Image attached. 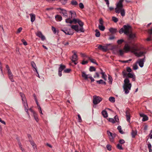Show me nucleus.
<instances>
[{
	"mask_svg": "<svg viewBox=\"0 0 152 152\" xmlns=\"http://www.w3.org/2000/svg\"><path fill=\"white\" fill-rule=\"evenodd\" d=\"M66 22L67 23L73 24H75L78 23L80 26L79 28L77 25H72L71 28L77 32L80 31V32H83L84 31V30L83 28L84 23L79 20H66Z\"/></svg>",
	"mask_w": 152,
	"mask_h": 152,
	"instance_id": "1",
	"label": "nucleus"
},
{
	"mask_svg": "<svg viewBox=\"0 0 152 152\" xmlns=\"http://www.w3.org/2000/svg\"><path fill=\"white\" fill-rule=\"evenodd\" d=\"M124 83L123 86L124 91L125 94L129 93V91L131 90L132 85L129 83V80L128 78L125 79L124 81Z\"/></svg>",
	"mask_w": 152,
	"mask_h": 152,
	"instance_id": "2",
	"label": "nucleus"
},
{
	"mask_svg": "<svg viewBox=\"0 0 152 152\" xmlns=\"http://www.w3.org/2000/svg\"><path fill=\"white\" fill-rule=\"evenodd\" d=\"M132 53H133L137 57H141L142 56H145V54L146 53L145 52L140 51V49L138 48L137 45L136 47H133L132 48Z\"/></svg>",
	"mask_w": 152,
	"mask_h": 152,
	"instance_id": "3",
	"label": "nucleus"
},
{
	"mask_svg": "<svg viewBox=\"0 0 152 152\" xmlns=\"http://www.w3.org/2000/svg\"><path fill=\"white\" fill-rule=\"evenodd\" d=\"M131 28V26L129 25H124L123 27L119 30V33L121 34L124 32L125 34L128 35L129 33Z\"/></svg>",
	"mask_w": 152,
	"mask_h": 152,
	"instance_id": "4",
	"label": "nucleus"
},
{
	"mask_svg": "<svg viewBox=\"0 0 152 152\" xmlns=\"http://www.w3.org/2000/svg\"><path fill=\"white\" fill-rule=\"evenodd\" d=\"M20 94L22 98V100L25 108V110L26 112L28 113V107L25 95L22 93H20Z\"/></svg>",
	"mask_w": 152,
	"mask_h": 152,
	"instance_id": "5",
	"label": "nucleus"
},
{
	"mask_svg": "<svg viewBox=\"0 0 152 152\" xmlns=\"http://www.w3.org/2000/svg\"><path fill=\"white\" fill-rule=\"evenodd\" d=\"M124 0H120L116 4L117 7L115 8V12L116 13H120V10L122 9L123 7L122 3Z\"/></svg>",
	"mask_w": 152,
	"mask_h": 152,
	"instance_id": "6",
	"label": "nucleus"
},
{
	"mask_svg": "<svg viewBox=\"0 0 152 152\" xmlns=\"http://www.w3.org/2000/svg\"><path fill=\"white\" fill-rule=\"evenodd\" d=\"M137 45H133L132 47H131L128 44H126L124 47L123 50L125 53H127L131 51L132 53V48L133 47H136Z\"/></svg>",
	"mask_w": 152,
	"mask_h": 152,
	"instance_id": "7",
	"label": "nucleus"
},
{
	"mask_svg": "<svg viewBox=\"0 0 152 152\" xmlns=\"http://www.w3.org/2000/svg\"><path fill=\"white\" fill-rule=\"evenodd\" d=\"M145 56L142 58H140L136 62V64H138L139 66L141 67H143L144 62L145 61Z\"/></svg>",
	"mask_w": 152,
	"mask_h": 152,
	"instance_id": "8",
	"label": "nucleus"
},
{
	"mask_svg": "<svg viewBox=\"0 0 152 152\" xmlns=\"http://www.w3.org/2000/svg\"><path fill=\"white\" fill-rule=\"evenodd\" d=\"M69 17L67 19H76L75 18L76 16V13L74 11H70L69 12Z\"/></svg>",
	"mask_w": 152,
	"mask_h": 152,
	"instance_id": "9",
	"label": "nucleus"
},
{
	"mask_svg": "<svg viewBox=\"0 0 152 152\" xmlns=\"http://www.w3.org/2000/svg\"><path fill=\"white\" fill-rule=\"evenodd\" d=\"M107 134L109 136V138L110 141L113 142L114 140V139L115 137L116 134H113L109 131H107Z\"/></svg>",
	"mask_w": 152,
	"mask_h": 152,
	"instance_id": "10",
	"label": "nucleus"
},
{
	"mask_svg": "<svg viewBox=\"0 0 152 152\" xmlns=\"http://www.w3.org/2000/svg\"><path fill=\"white\" fill-rule=\"evenodd\" d=\"M102 100L101 97L99 96H94L93 103L95 104L99 103Z\"/></svg>",
	"mask_w": 152,
	"mask_h": 152,
	"instance_id": "11",
	"label": "nucleus"
},
{
	"mask_svg": "<svg viewBox=\"0 0 152 152\" xmlns=\"http://www.w3.org/2000/svg\"><path fill=\"white\" fill-rule=\"evenodd\" d=\"M72 53H74V55L72 56L71 59L72 61L74 63V64L76 65L77 63L76 62V61L77 60V56L75 51H73Z\"/></svg>",
	"mask_w": 152,
	"mask_h": 152,
	"instance_id": "12",
	"label": "nucleus"
},
{
	"mask_svg": "<svg viewBox=\"0 0 152 152\" xmlns=\"http://www.w3.org/2000/svg\"><path fill=\"white\" fill-rule=\"evenodd\" d=\"M57 10L61 14H63L64 16L66 17V18L68 17V14L66 10L62 9L60 8H58Z\"/></svg>",
	"mask_w": 152,
	"mask_h": 152,
	"instance_id": "13",
	"label": "nucleus"
},
{
	"mask_svg": "<svg viewBox=\"0 0 152 152\" xmlns=\"http://www.w3.org/2000/svg\"><path fill=\"white\" fill-rule=\"evenodd\" d=\"M66 68L65 66L62 64L60 65V66L58 68V75L61 77L62 75L61 72Z\"/></svg>",
	"mask_w": 152,
	"mask_h": 152,
	"instance_id": "14",
	"label": "nucleus"
},
{
	"mask_svg": "<svg viewBox=\"0 0 152 152\" xmlns=\"http://www.w3.org/2000/svg\"><path fill=\"white\" fill-rule=\"evenodd\" d=\"M37 36L41 38V39L43 41L45 39V37L42 34V32L40 31H38L36 33Z\"/></svg>",
	"mask_w": 152,
	"mask_h": 152,
	"instance_id": "15",
	"label": "nucleus"
},
{
	"mask_svg": "<svg viewBox=\"0 0 152 152\" xmlns=\"http://www.w3.org/2000/svg\"><path fill=\"white\" fill-rule=\"evenodd\" d=\"M126 117L127 121L130 122V110H127L126 112Z\"/></svg>",
	"mask_w": 152,
	"mask_h": 152,
	"instance_id": "16",
	"label": "nucleus"
},
{
	"mask_svg": "<svg viewBox=\"0 0 152 152\" xmlns=\"http://www.w3.org/2000/svg\"><path fill=\"white\" fill-rule=\"evenodd\" d=\"M61 31L64 32L66 34L72 35L74 34V32L73 31H71L70 29H69V30H64L61 29Z\"/></svg>",
	"mask_w": 152,
	"mask_h": 152,
	"instance_id": "17",
	"label": "nucleus"
},
{
	"mask_svg": "<svg viewBox=\"0 0 152 152\" xmlns=\"http://www.w3.org/2000/svg\"><path fill=\"white\" fill-rule=\"evenodd\" d=\"M140 117L143 118L142 121H147L148 120V117L147 116L144 114L141 113L140 114Z\"/></svg>",
	"mask_w": 152,
	"mask_h": 152,
	"instance_id": "18",
	"label": "nucleus"
},
{
	"mask_svg": "<svg viewBox=\"0 0 152 152\" xmlns=\"http://www.w3.org/2000/svg\"><path fill=\"white\" fill-rule=\"evenodd\" d=\"M98 48L99 50H102L104 52H106L107 50V48L106 47L101 45H98Z\"/></svg>",
	"mask_w": 152,
	"mask_h": 152,
	"instance_id": "19",
	"label": "nucleus"
},
{
	"mask_svg": "<svg viewBox=\"0 0 152 152\" xmlns=\"http://www.w3.org/2000/svg\"><path fill=\"white\" fill-rule=\"evenodd\" d=\"M89 75H87L84 72H82V77L85 80H87L88 78V77H89Z\"/></svg>",
	"mask_w": 152,
	"mask_h": 152,
	"instance_id": "20",
	"label": "nucleus"
},
{
	"mask_svg": "<svg viewBox=\"0 0 152 152\" xmlns=\"http://www.w3.org/2000/svg\"><path fill=\"white\" fill-rule=\"evenodd\" d=\"M109 30L110 32L112 34H114L117 31V29L116 28H110Z\"/></svg>",
	"mask_w": 152,
	"mask_h": 152,
	"instance_id": "21",
	"label": "nucleus"
},
{
	"mask_svg": "<svg viewBox=\"0 0 152 152\" xmlns=\"http://www.w3.org/2000/svg\"><path fill=\"white\" fill-rule=\"evenodd\" d=\"M129 37L131 39H133L136 37V34L132 33H131L129 35Z\"/></svg>",
	"mask_w": 152,
	"mask_h": 152,
	"instance_id": "22",
	"label": "nucleus"
},
{
	"mask_svg": "<svg viewBox=\"0 0 152 152\" xmlns=\"http://www.w3.org/2000/svg\"><path fill=\"white\" fill-rule=\"evenodd\" d=\"M31 66H32V67L33 68H34L35 70V71H36V72L37 73H38V72L37 71L36 66V65L34 63V62L33 61H31Z\"/></svg>",
	"mask_w": 152,
	"mask_h": 152,
	"instance_id": "23",
	"label": "nucleus"
},
{
	"mask_svg": "<svg viewBox=\"0 0 152 152\" xmlns=\"http://www.w3.org/2000/svg\"><path fill=\"white\" fill-rule=\"evenodd\" d=\"M102 114L104 118H106L108 117L107 112L106 110H103L102 112Z\"/></svg>",
	"mask_w": 152,
	"mask_h": 152,
	"instance_id": "24",
	"label": "nucleus"
},
{
	"mask_svg": "<svg viewBox=\"0 0 152 152\" xmlns=\"http://www.w3.org/2000/svg\"><path fill=\"white\" fill-rule=\"evenodd\" d=\"M9 78L12 82H14V80L13 79V75L12 73L8 74Z\"/></svg>",
	"mask_w": 152,
	"mask_h": 152,
	"instance_id": "25",
	"label": "nucleus"
},
{
	"mask_svg": "<svg viewBox=\"0 0 152 152\" xmlns=\"http://www.w3.org/2000/svg\"><path fill=\"white\" fill-rule=\"evenodd\" d=\"M137 132L136 130L134 131L132 130V138H134L135 137V136L137 134Z\"/></svg>",
	"mask_w": 152,
	"mask_h": 152,
	"instance_id": "26",
	"label": "nucleus"
},
{
	"mask_svg": "<svg viewBox=\"0 0 152 152\" xmlns=\"http://www.w3.org/2000/svg\"><path fill=\"white\" fill-rule=\"evenodd\" d=\"M33 115L35 120L37 122H38L39 121V119L37 114L35 112H33Z\"/></svg>",
	"mask_w": 152,
	"mask_h": 152,
	"instance_id": "27",
	"label": "nucleus"
},
{
	"mask_svg": "<svg viewBox=\"0 0 152 152\" xmlns=\"http://www.w3.org/2000/svg\"><path fill=\"white\" fill-rule=\"evenodd\" d=\"M96 83L99 84H104L105 85L106 84V83L103 81L102 80H99L96 81Z\"/></svg>",
	"mask_w": 152,
	"mask_h": 152,
	"instance_id": "28",
	"label": "nucleus"
},
{
	"mask_svg": "<svg viewBox=\"0 0 152 152\" xmlns=\"http://www.w3.org/2000/svg\"><path fill=\"white\" fill-rule=\"evenodd\" d=\"M98 27L99 29L102 31H104L105 29V27L103 25H99Z\"/></svg>",
	"mask_w": 152,
	"mask_h": 152,
	"instance_id": "29",
	"label": "nucleus"
},
{
	"mask_svg": "<svg viewBox=\"0 0 152 152\" xmlns=\"http://www.w3.org/2000/svg\"><path fill=\"white\" fill-rule=\"evenodd\" d=\"M96 32L95 36L96 37H98L100 36V33L98 30L96 29L95 31Z\"/></svg>",
	"mask_w": 152,
	"mask_h": 152,
	"instance_id": "30",
	"label": "nucleus"
},
{
	"mask_svg": "<svg viewBox=\"0 0 152 152\" xmlns=\"http://www.w3.org/2000/svg\"><path fill=\"white\" fill-rule=\"evenodd\" d=\"M120 12L122 16H124L125 15V12L124 9H122L120 10Z\"/></svg>",
	"mask_w": 152,
	"mask_h": 152,
	"instance_id": "31",
	"label": "nucleus"
},
{
	"mask_svg": "<svg viewBox=\"0 0 152 152\" xmlns=\"http://www.w3.org/2000/svg\"><path fill=\"white\" fill-rule=\"evenodd\" d=\"M118 129V130L119 132L121 134H124V132L121 130V126H119L117 128Z\"/></svg>",
	"mask_w": 152,
	"mask_h": 152,
	"instance_id": "32",
	"label": "nucleus"
},
{
	"mask_svg": "<svg viewBox=\"0 0 152 152\" xmlns=\"http://www.w3.org/2000/svg\"><path fill=\"white\" fill-rule=\"evenodd\" d=\"M89 59L90 60V61L91 62L93 63L94 64H96L97 65H98V64L96 62V61L94 59L92 58H89Z\"/></svg>",
	"mask_w": 152,
	"mask_h": 152,
	"instance_id": "33",
	"label": "nucleus"
},
{
	"mask_svg": "<svg viewBox=\"0 0 152 152\" xmlns=\"http://www.w3.org/2000/svg\"><path fill=\"white\" fill-rule=\"evenodd\" d=\"M71 4L74 6L77 5L78 3L77 1L75 0H73L71 2Z\"/></svg>",
	"mask_w": 152,
	"mask_h": 152,
	"instance_id": "34",
	"label": "nucleus"
},
{
	"mask_svg": "<svg viewBox=\"0 0 152 152\" xmlns=\"http://www.w3.org/2000/svg\"><path fill=\"white\" fill-rule=\"evenodd\" d=\"M30 143L31 144V145L33 147L34 149H35V148L36 149V144L34 143V142L33 141H30Z\"/></svg>",
	"mask_w": 152,
	"mask_h": 152,
	"instance_id": "35",
	"label": "nucleus"
},
{
	"mask_svg": "<svg viewBox=\"0 0 152 152\" xmlns=\"http://www.w3.org/2000/svg\"><path fill=\"white\" fill-rule=\"evenodd\" d=\"M109 100L112 102H114L115 101V98L113 97H109Z\"/></svg>",
	"mask_w": 152,
	"mask_h": 152,
	"instance_id": "36",
	"label": "nucleus"
},
{
	"mask_svg": "<svg viewBox=\"0 0 152 152\" xmlns=\"http://www.w3.org/2000/svg\"><path fill=\"white\" fill-rule=\"evenodd\" d=\"M108 82L110 84H112V83L113 79L111 76L110 75H109L108 76Z\"/></svg>",
	"mask_w": 152,
	"mask_h": 152,
	"instance_id": "37",
	"label": "nucleus"
},
{
	"mask_svg": "<svg viewBox=\"0 0 152 152\" xmlns=\"http://www.w3.org/2000/svg\"><path fill=\"white\" fill-rule=\"evenodd\" d=\"M124 42V40L123 39L118 40L117 41V43L118 45H121Z\"/></svg>",
	"mask_w": 152,
	"mask_h": 152,
	"instance_id": "38",
	"label": "nucleus"
},
{
	"mask_svg": "<svg viewBox=\"0 0 152 152\" xmlns=\"http://www.w3.org/2000/svg\"><path fill=\"white\" fill-rule=\"evenodd\" d=\"M117 148L119 150H123V148L122 147V145L120 144H118L117 146Z\"/></svg>",
	"mask_w": 152,
	"mask_h": 152,
	"instance_id": "39",
	"label": "nucleus"
},
{
	"mask_svg": "<svg viewBox=\"0 0 152 152\" xmlns=\"http://www.w3.org/2000/svg\"><path fill=\"white\" fill-rule=\"evenodd\" d=\"M89 70L91 72L95 71H96V69L94 67L91 66L90 67Z\"/></svg>",
	"mask_w": 152,
	"mask_h": 152,
	"instance_id": "40",
	"label": "nucleus"
},
{
	"mask_svg": "<svg viewBox=\"0 0 152 152\" xmlns=\"http://www.w3.org/2000/svg\"><path fill=\"white\" fill-rule=\"evenodd\" d=\"M124 52H125L124 51L120 49L119 50V55L121 56L124 54Z\"/></svg>",
	"mask_w": 152,
	"mask_h": 152,
	"instance_id": "41",
	"label": "nucleus"
},
{
	"mask_svg": "<svg viewBox=\"0 0 152 152\" xmlns=\"http://www.w3.org/2000/svg\"><path fill=\"white\" fill-rule=\"evenodd\" d=\"M30 15L31 19H35V15L34 14H30Z\"/></svg>",
	"mask_w": 152,
	"mask_h": 152,
	"instance_id": "42",
	"label": "nucleus"
},
{
	"mask_svg": "<svg viewBox=\"0 0 152 152\" xmlns=\"http://www.w3.org/2000/svg\"><path fill=\"white\" fill-rule=\"evenodd\" d=\"M134 75H133V74H132V73H129L127 74V76L128 77H129V78H132L133 77V76H134Z\"/></svg>",
	"mask_w": 152,
	"mask_h": 152,
	"instance_id": "43",
	"label": "nucleus"
},
{
	"mask_svg": "<svg viewBox=\"0 0 152 152\" xmlns=\"http://www.w3.org/2000/svg\"><path fill=\"white\" fill-rule=\"evenodd\" d=\"M67 0H60V1L63 4H66L67 2Z\"/></svg>",
	"mask_w": 152,
	"mask_h": 152,
	"instance_id": "44",
	"label": "nucleus"
},
{
	"mask_svg": "<svg viewBox=\"0 0 152 152\" xmlns=\"http://www.w3.org/2000/svg\"><path fill=\"white\" fill-rule=\"evenodd\" d=\"M122 74L124 77H126L127 75V73L126 71L125 70H124V71H123Z\"/></svg>",
	"mask_w": 152,
	"mask_h": 152,
	"instance_id": "45",
	"label": "nucleus"
},
{
	"mask_svg": "<svg viewBox=\"0 0 152 152\" xmlns=\"http://www.w3.org/2000/svg\"><path fill=\"white\" fill-rule=\"evenodd\" d=\"M133 69L135 70L137 69L138 68V67L137 64H134L133 65Z\"/></svg>",
	"mask_w": 152,
	"mask_h": 152,
	"instance_id": "46",
	"label": "nucleus"
},
{
	"mask_svg": "<svg viewBox=\"0 0 152 152\" xmlns=\"http://www.w3.org/2000/svg\"><path fill=\"white\" fill-rule=\"evenodd\" d=\"M71 71V69H67L64 70V72L66 73H69Z\"/></svg>",
	"mask_w": 152,
	"mask_h": 152,
	"instance_id": "47",
	"label": "nucleus"
},
{
	"mask_svg": "<svg viewBox=\"0 0 152 152\" xmlns=\"http://www.w3.org/2000/svg\"><path fill=\"white\" fill-rule=\"evenodd\" d=\"M52 30L54 34H56V28L53 26H52Z\"/></svg>",
	"mask_w": 152,
	"mask_h": 152,
	"instance_id": "48",
	"label": "nucleus"
},
{
	"mask_svg": "<svg viewBox=\"0 0 152 152\" xmlns=\"http://www.w3.org/2000/svg\"><path fill=\"white\" fill-rule=\"evenodd\" d=\"M78 118V122L80 123L82 121V120L81 117L79 114L77 115Z\"/></svg>",
	"mask_w": 152,
	"mask_h": 152,
	"instance_id": "49",
	"label": "nucleus"
},
{
	"mask_svg": "<svg viewBox=\"0 0 152 152\" xmlns=\"http://www.w3.org/2000/svg\"><path fill=\"white\" fill-rule=\"evenodd\" d=\"M55 18H57V19H62V17L59 15H56L55 16Z\"/></svg>",
	"mask_w": 152,
	"mask_h": 152,
	"instance_id": "50",
	"label": "nucleus"
},
{
	"mask_svg": "<svg viewBox=\"0 0 152 152\" xmlns=\"http://www.w3.org/2000/svg\"><path fill=\"white\" fill-rule=\"evenodd\" d=\"M22 30V28H21V27L19 28H18V29L17 31L16 32V34L19 33Z\"/></svg>",
	"mask_w": 152,
	"mask_h": 152,
	"instance_id": "51",
	"label": "nucleus"
},
{
	"mask_svg": "<svg viewBox=\"0 0 152 152\" xmlns=\"http://www.w3.org/2000/svg\"><path fill=\"white\" fill-rule=\"evenodd\" d=\"M106 147L107 148V149L109 150V151H111V145H107V146H106Z\"/></svg>",
	"mask_w": 152,
	"mask_h": 152,
	"instance_id": "52",
	"label": "nucleus"
},
{
	"mask_svg": "<svg viewBox=\"0 0 152 152\" xmlns=\"http://www.w3.org/2000/svg\"><path fill=\"white\" fill-rule=\"evenodd\" d=\"M80 7L81 9H83L84 8V6L83 4L82 3H80L79 4Z\"/></svg>",
	"mask_w": 152,
	"mask_h": 152,
	"instance_id": "53",
	"label": "nucleus"
},
{
	"mask_svg": "<svg viewBox=\"0 0 152 152\" xmlns=\"http://www.w3.org/2000/svg\"><path fill=\"white\" fill-rule=\"evenodd\" d=\"M132 61V59H130L128 60L124 61H119L121 62L122 63H126L128 62L129 61Z\"/></svg>",
	"mask_w": 152,
	"mask_h": 152,
	"instance_id": "54",
	"label": "nucleus"
},
{
	"mask_svg": "<svg viewBox=\"0 0 152 152\" xmlns=\"http://www.w3.org/2000/svg\"><path fill=\"white\" fill-rule=\"evenodd\" d=\"M89 77H88V78H90V79L91 80V82H94V79L93 78L91 77V75H89Z\"/></svg>",
	"mask_w": 152,
	"mask_h": 152,
	"instance_id": "55",
	"label": "nucleus"
},
{
	"mask_svg": "<svg viewBox=\"0 0 152 152\" xmlns=\"http://www.w3.org/2000/svg\"><path fill=\"white\" fill-rule=\"evenodd\" d=\"M22 42H23V45H27V42L25 41V40L23 39L21 40Z\"/></svg>",
	"mask_w": 152,
	"mask_h": 152,
	"instance_id": "56",
	"label": "nucleus"
},
{
	"mask_svg": "<svg viewBox=\"0 0 152 152\" xmlns=\"http://www.w3.org/2000/svg\"><path fill=\"white\" fill-rule=\"evenodd\" d=\"M127 71L129 73H130L132 71V69L131 68L129 67H127L126 68Z\"/></svg>",
	"mask_w": 152,
	"mask_h": 152,
	"instance_id": "57",
	"label": "nucleus"
},
{
	"mask_svg": "<svg viewBox=\"0 0 152 152\" xmlns=\"http://www.w3.org/2000/svg\"><path fill=\"white\" fill-rule=\"evenodd\" d=\"M114 119L116 122H118L119 121V119L117 115H115V116Z\"/></svg>",
	"mask_w": 152,
	"mask_h": 152,
	"instance_id": "58",
	"label": "nucleus"
},
{
	"mask_svg": "<svg viewBox=\"0 0 152 152\" xmlns=\"http://www.w3.org/2000/svg\"><path fill=\"white\" fill-rule=\"evenodd\" d=\"M119 142L121 144H124L125 142V141L124 140L122 139L120 140Z\"/></svg>",
	"mask_w": 152,
	"mask_h": 152,
	"instance_id": "59",
	"label": "nucleus"
},
{
	"mask_svg": "<svg viewBox=\"0 0 152 152\" xmlns=\"http://www.w3.org/2000/svg\"><path fill=\"white\" fill-rule=\"evenodd\" d=\"M109 121L113 123H114L115 122L114 119L113 118H110L109 119Z\"/></svg>",
	"mask_w": 152,
	"mask_h": 152,
	"instance_id": "60",
	"label": "nucleus"
},
{
	"mask_svg": "<svg viewBox=\"0 0 152 152\" xmlns=\"http://www.w3.org/2000/svg\"><path fill=\"white\" fill-rule=\"evenodd\" d=\"M99 23L100 24L99 25H103L104 21L103 20H99Z\"/></svg>",
	"mask_w": 152,
	"mask_h": 152,
	"instance_id": "61",
	"label": "nucleus"
},
{
	"mask_svg": "<svg viewBox=\"0 0 152 152\" xmlns=\"http://www.w3.org/2000/svg\"><path fill=\"white\" fill-rule=\"evenodd\" d=\"M107 76L106 75H105L103 76H102V78L105 81L107 80L106 77Z\"/></svg>",
	"mask_w": 152,
	"mask_h": 152,
	"instance_id": "62",
	"label": "nucleus"
},
{
	"mask_svg": "<svg viewBox=\"0 0 152 152\" xmlns=\"http://www.w3.org/2000/svg\"><path fill=\"white\" fill-rule=\"evenodd\" d=\"M88 63V61H83L82 62V64L83 65H84L87 64Z\"/></svg>",
	"mask_w": 152,
	"mask_h": 152,
	"instance_id": "63",
	"label": "nucleus"
},
{
	"mask_svg": "<svg viewBox=\"0 0 152 152\" xmlns=\"http://www.w3.org/2000/svg\"><path fill=\"white\" fill-rule=\"evenodd\" d=\"M148 32L149 34H152V28L151 29H149L148 30Z\"/></svg>",
	"mask_w": 152,
	"mask_h": 152,
	"instance_id": "64",
	"label": "nucleus"
}]
</instances>
